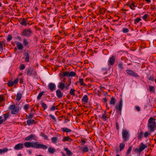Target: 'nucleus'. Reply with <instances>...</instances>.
Here are the masks:
<instances>
[{"instance_id": "f257e3e1", "label": "nucleus", "mask_w": 156, "mask_h": 156, "mask_svg": "<svg viewBox=\"0 0 156 156\" xmlns=\"http://www.w3.org/2000/svg\"><path fill=\"white\" fill-rule=\"evenodd\" d=\"M24 145L27 148L32 147L43 150H46L48 148V147L46 145L40 144L38 142H26L24 143Z\"/></svg>"}, {"instance_id": "f03ea898", "label": "nucleus", "mask_w": 156, "mask_h": 156, "mask_svg": "<svg viewBox=\"0 0 156 156\" xmlns=\"http://www.w3.org/2000/svg\"><path fill=\"white\" fill-rule=\"evenodd\" d=\"M155 119L152 117H150L148 121L147 127L151 132L154 131L156 126Z\"/></svg>"}, {"instance_id": "7ed1b4c3", "label": "nucleus", "mask_w": 156, "mask_h": 156, "mask_svg": "<svg viewBox=\"0 0 156 156\" xmlns=\"http://www.w3.org/2000/svg\"><path fill=\"white\" fill-rule=\"evenodd\" d=\"M122 136L124 142H126L129 140L130 134L128 131L126 129H123L122 132Z\"/></svg>"}, {"instance_id": "20e7f679", "label": "nucleus", "mask_w": 156, "mask_h": 156, "mask_svg": "<svg viewBox=\"0 0 156 156\" xmlns=\"http://www.w3.org/2000/svg\"><path fill=\"white\" fill-rule=\"evenodd\" d=\"M33 34V32L30 29H25L21 32V35L23 36L29 37Z\"/></svg>"}, {"instance_id": "39448f33", "label": "nucleus", "mask_w": 156, "mask_h": 156, "mask_svg": "<svg viewBox=\"0 0 156 156\" xmlns=\"http://www.w3.org/2000/svg\"><path fill=\"white\" fill-rule=\"evenodd\" d=\"M9 109L11 110L12 114H16L18 113L19 107V106L16 107L15 105H12L9 106Z\"/></svg>"}, {"instance_id": "423d86ee", "label": "nucleus", "mask_w": 156, "mask_h": 156, "mask_svg": "<svg viewBox=\"0 0 156 156\" xmlns=\"http://www.w3.org/2000/svg\"><path fill=\"white\" fill-rule=\"evenodd\" d=\"M26 74L29 76H30L32 75L36 76V72L35 71L33 70L30 67L27 68L26 69Z\"/></svg>"}, {"instance_id": "0eeeda50", "label": "nucleus", "mask_w": 156, "mask_h": 156, "mask_svg": "<svg viewBox=\"0 0 156 156\" xmlns=\"http://www.w3.org/2000/svg\"><path fill=\"white\" fill-rule=\"evenodd\" d=\"M126 71L127 74L130 76H133L136 77H139V76L137 73L131 69H126Z\"/></svg>"}, {"instance_id": "6e6552de", "label": "nucleus", "mask_w": 156, "mask_h": 156, "mask_svg": "<svg viewBox=\"0 0 156 156\" xmlns=\"http://www.w3.org/2000/svg\"><path fill=\"white\" fill-rule=\"evenodd\" d=\"M18 78H17L14 81H9L7 83V85L9 87H12L14 85L18 83Z\"/></svg>"}, {"instance_id": "1a4fd4ad", "label": "nucleus", "mask_w": 156, "mask_h": 156, "mask_svg": "<svg viewBox=\"0 0 156 156\" xmlns=\"http://www.w3.org/2000/svg\"><path fill=\"white\" fill-rule=\"evenodd\" d=\"M115 57L112 56L111 57L108 61V65L113 66L115 62Z\"/></svg>"}, {"instance_id": "9d476101", "label": "nucleus", "mask_w": 156, "mask_h": 156, "mask_svg": "<svg viewBox=\"0 0 156 156\" xmlns=\"http://www.w3.org/2000/svg\"><path fill=\"white\" fill-rule=\"evenodd\" d=\"M122 107V100L121 99L119 103V105H116L115 106V108L118 112H121Z\"/></svg>"}, {"instance_id": "9b49d317", "label": "nucleus", "mask_w": 156, "mask_h": 156, "mask_svg": "<svg viewBox=\"0 0 156 156\" xmlns=\"http://www.w3.org/2000/svg\"><path fill=\"white\" fill-rule=\"evenodd\" d=\"M56 86L55 83H50L48 85V89H50L51 91L54 90Z\"/></svg>"}, {"instance_id": "f8f14e48", "label": "nucleus", "mask_w": 156, "mask_h": 156, "mask_svg": "<svg viewBox=\"0 0 156 156\" xmlns=\"http://www.w3.org/2000/svg\"><path fill=\"white\" fill-rule=\"evenodd\" d=\"M56 95L57 98L59 99H61L63 96V94L59 89L56 90Z\"/></svg>"}, {"instance_id": "ddd939ff", "label": "nucleus", "mask_w": 156, "mask_h": 156, "mask_svg": "<svg viewBox=\"0 0 156 156\" xmlns=\"http://www.w3.org/2000/svg\"><path fill=\"white\" fill-rule=\"evenodd\" d=\"M23 145L21 143H19L16 144L15 147L14 149L16 150H19L22 149L23 148Z\"/></svg>"}, {"instance_id": "4468645a", "label": "nucleus", "mask_w": 156, "mask_h": 156, "mask_svg": "<svg viewBox=\"0 0 156 156\" xmlns=\"http://www.w3.org/2000/svg\"><path fill=\"white\" fill-rule=\"evenodd\" d=\"M37 137L34 134H31L30 136L27 137L25 139V140H30L33 138H36Z\"/></svg>"}, {"instance_id": "2eb2a0df", "label": "nucleus", "mask_w": 156, "mask_h": 156, "mask_svg": "<svg viewBox=\"0 0 156 156\" xmlns=\"http://www.w3.org/2000/svg\"><path fill=\"white\" fill-rule=\"evenodd\" d=\"M20 23L21 25L26 26L27 25V20L24 18H23Z\"/></svg>"}, {"instance_id": "dca6fc26", "label": "nucleus", "mask_w": 156, "mask_h": 156, "mask_svg": "<svg viewBox=\"0 0 156 156\" xmlns=\"http://www.w3.org/2000/svg\"><path fill=\"white\" fill-rule=\"evenodd\" d=\"M16 46L19 50H21L23 48V47L22 44L19 42H17Z\"/></svg>"}, {"instance_id": "f3484780", "label": "nucleus", "mask_w": 156, "mask_h": 156, "mask_svg": "<svg viewBox=\"0 0 156 156\" xmlns=\"http://www.w3.org/2000/svg\"><path fill=\"white\" fill-rule=\"evenodd\" d=\"M24 56L25 57V62H28L29 61L30 56L29 55V53L28 51H27L25 53Z\"/></svg>"}, {"instance_id": "a211bd4d", "label": "nucleus", "mask_w": 156, "mask_h": 156, "mask_svg": "<svg viewBox=\"0 0 156 156\" xmlns=\"http://www.w3.org/2000/svg\"><path fill=\"white\" fill-rule=\"evenodd\" d=\"M67 71H64L62 73H60L59 76L60 79H62L64 77L67 76Z\"/></svg>"}, {"instance_id": "6ab92c4d", "label": "nucleus", "mask_w": 156, "mask_h": 156, "mask_svg": "<svg viewBox=\"0 0 156 156\" xmlns=\"http://www.w3.org/2000/svg\"><path fill=\"white\" fill-rule=\"evenodd\" d=\"M88 98L87 95H85L82 99V102L87 103L88 102Z\"/></svg>"}, {"instance_id": "aec40b11", "label": "nucleus", "mask_w": 156, "mask_h": 156, "mask_svg": "<svg viewBox=\"0 0 156 156\" xmlns=\"http://www.w3.org/2000/svg\"><path fill=\"white\" fill-rule=\"evenodd\" d=\"M67 77H73L75 76L76 75V73L75 72L71 71L70 72H67Z\"/></svg>"}, {"instance_id": "412c9836", "label": "nucleus", "mask_w": 156, "mask_h": 156, "mask_svg": "<svg viewBox=\"0 0 156 156\" xmlns=\"http://www.w3.org/2000/svg\"><path fill=\"white\" fill-rule=\"evenodd\" d=\"M27 123L28 125L30 126L32 124L35 123V120L33 119H29L27 121Z\"/></svg>"}, {"instance_id": "4be33fe9", "label": "nucleus", "mask_w": 156, "mask_h": 156, "mask_svg": "<svg viewBox=\"0 0 156 156\" xmlns=\"http://www.w3.org/2000/svg\"><path fill=\"white\" fill-rule=\"evenodd\" d=\"M65 87V84L62 82L59 83L58 88H60L61 90H63Z\"/></svg>"}, {"instance_id": "5701e85b", "label": "nucleus", "mask_w": 156, "mask_h": 156, "mask_svg": "<svg viewBox=\"0 0 156 156\" xmlns=\"http://www.w3.org/2000/svg\"><path fill=\"white\" fill-rule=\"evenodd\" d=\"M147 146H145L144 144H143V143H141L140 144V146L139 148H140V150L141 151H142L144 150V149L147 148Z\"/></svg>"}, {"instance_id": "b1692460", "label": "nucleus", "mask_w": 156, "mask_h": 156, "mask_svg": "<svg viewBox=\"0 0 156 156\" xmlns=\"http://www.w3.org/2000/svg\"><path fill=\"white\" fill-rule=\"evenodd\" d=\"M116 102V99L115 98L113 97L111 98L109 104L110 105H115Z\"/></svg>"}, {"instance_id": "393cba45", "label": "nucleus", "mask_w": 156, "mask_h": 156, "mask_svg": "<svg viewBox=\"0 0 156 156\" xmlns=\"http://www.w3.org/2000/svg\"><path fill=\"white\" fill-rule=\"evenodd\" d=\"M118 69H120V70H122L124 69V67L123 66V63L121 62L118 63Z\"/></svg>"}, {"instance_id": "a878e982", "label": "nucleus", "mask_w": 156, "mask_h": 156, "mask_svg": "<svg viewBox=\"0 0 156 156\" xmlns=\"http://www.w3.org/2000/svg\"><path fill=\"white\" fill-rule=\"evenodd\" d=\"M64 150L66 152V153L67 155L71 156L72 154V153L69 150L68 148H64Z\"/></svg>"}, {"instance_id": "bb28decb", "label": "nucleus", "mask_w": 156, "mask_h": 156, "mask_svg": "<svg viewBox=\"0 0 156 156\" xmlns=\"http://www.w3.org/2000/svg\"><path fill=\"white\" fill-rule=\"evenodd\" d=\"M61 129L63 132L66 133L70 132L72 131L71 129L66 128H61Z\"/></svg>"}, {"instance_id": "cd10ccee", "label": "nucleus", "mask_w": 156, "mask_h": 156, "mask_svg": "<svg viewBox=\"0 0 156 156\" xmlns=\"http://www.w3.org/2000/svg\"><path fill=\"white\" fill-rule=\"evenodd\" d=\"M10 114L9 112H7L5 114L3 115L4 119V121H5L9 117V116Z\"/></svg>"}, {"instance_id": "c85d7f7f", "label": "nucleus", "mask_w": 156, "mask_h": 156, "mask_svg": "<svg viewBox=\"0 0 156 156\" xmlns=\"http://www.w3.org/2000/svg\"><path fill=\"white\" fill-rule=\"evenodd\" d=\"M125 144L124 143H121L120 144L119 147L120 151L122 150L125 146Z\"/></svg>"}, {"instance_id": "c756f323", "label": "nucleus", "mask_w": 156, "mask_h": 156, "mask_svg": "<svg viewBox=\"0 0 156 156\" xmlns=\"http://www.w3.org/2000/svg\"><path fill=\"white\" fill-rule=\"evenodd\" d=\"M22 95L20 93L17 94L16 96V100L18 101H20L22 98Z\"/></svg>"}, {"instance_id": "7c9ffc66", "label": "nucleus", "mask_w": 156, "mask_h": 156, "mask_svg": "<svg viewBox=\"0 0 156 156\" xmlns=\"http://www.w3.org/2000/svg\"><path fill=\"white\" fill-rule=\"evenodd\" d=\"M55 151V150L54 148L49 147L48 149V152L53 154Z\"/></svg>"}, {"instance_id": "2f4dec72", "label": "nucleus", "mask_w": 156, "mask_h": 156, "mask_svg": "<svg viewBox=\"0 0 156 156\" xmlns=\"http://www.w3.org/2000/svg\"><path fill=\"white\" fill-rule=\"evenodd\" d=\"M143 133L142 131L140 132L138 134V136H137L138 140H141L142 136H143Z\"/></svg>"}, {"instance_id": "473e14b6", "label": "nucleus", "mask_w": 156, "mask_h": 156, "mask_svg": "<svg viewBox=\"0 0 156 156\" xmlns=\"http://www.w3.org/2000/svg\"><path fill=\"white\" fill-rule=\"evenodd\" d=\"M44 93V92L42 91L39 93L37 98V100H39L41 99V97L42 96V95H43Z\"/></svg>"}, {"instance_id": "72a5a7b5", "label": "nucleus", "mask_w": 156, "mask_h": 156, "mask_svg": "<svg viewBox=\"0 0 156 156\" xmlns=\"http://www.w3.org/2000/svg\"><path fill=\"white\" fill-rule=\"evenodd\" d=\"M5 43L3 41H0V51H2L3 50V44Z\"/></svg>"}, {"instance_id": "f704fd0d", "label": "nucleus", "mask_w": 156, "mask_h": 156, "mask_svg": "<svg viewBox=\"0 0 156 156\" xmlns=\"http://www.w3.org/2000/svg\"><path fill=\"white\" fill-rule=\"evenodd\" d=\"M72 139L70 138L69 136H64V137L63 139V141H71Z\"/></svg>"}, {"instance_id": "c9c22d12", "label": "nucleus", "mask_w": 156, "mask_h": 156, "mask_svg": "<svg viewBox=\"0 0 156 156\" xmlns=\"http://www.w3.org/2000/svg\"><path fill=\"white\" fill-rule=\"evenodd\" d=\"M79 81L81 85L84 86H86V85L85 83H83V79H79Z\"/></svg>"}, {"instance_id": "e433bc0d", "label": "nucleus", "mask_w": 156, "mask_h": 156, "mask_svg": "<svg viewBox=\"0 0 156 156\" xmlns=\"http://www.w3.org/2000/svg\"><path fill=\"white\" fill-rule=\"evenodd\" d=\"M58 138L57 137H53L51 138V140L52 142L53 143H57Z\"/></svg>"}, {"instance_id": "4c0bfd02", "label": "nucleus", "mask_w": 156, "mask_h": 156, "mask_svg": "<svg viewBox=\"0 0 156 156\" xmlns=\"http://www.w3.org/2000/svg\"><path fill=\"white\" fill-rule=\"evenodd\" d=\"M23 43L24 46H26L28 45V42L27 40L25 38L23 39Z\"/></svg>"}, {"instance_id": "58836bf2", "label": "nucleus", "mask_w": 156, "mask_h": 156, "mask_svg": "<svg viewBox=\"0 0 156 156\" xmlns=\"http://www.w3.org/2000/svg\"><path fill=\"white\" fill-rule=\"evenodd\" d=\"M55 103H54L53 105L51 108L50 109V111H54L55 109H58V108H57L58 107V106H56L55 107Z\"/></svg>"}, {"instance_id": "ea45409f", "label": "nucleus", "mask_w": 156, "mask_h": 156, "mask_svg": "<svg viewBox=\"0 0 156 156\" xmlns=\"http://www.w3.org/2000/svg\"><path fill=\"white\" fill-rule=\"evenodd\" d=\"M107 117L106 115V113L105 112L102 115L101 117V118L104 119L105 121H106L107 119Z\"/></svg>"}, {"instance_id": "a19ab883", "label": "nucleus", "mask_w": 156, "mask_h": 156, "mask_svg": "<svg viewBox=\"0 0 156 156\" xmlns=\"http://www.w3.org/2000/svg\"><path fill=\"white\" fill-rule=\"evenodd\" d=\"M75 90L73 89H71L70 90L69 94L73 96H75Z\"/></svg>"}, {"instance_id": "79ce46f5", "label": "nucleus", "mask_w": 156, "mask_h": 156, "mask_svg": "<svg viewBox=\"0 0 156 156\" xmlns=\"http://www.w3.org/2000/svg\"><path fill=\"white\" fill-rule=\"evenodd\" d=\"M40 136L43 137L44 140H48V137L47 136L45 135L44 133H41Z\"/></svg>"}, {"instance_id": "37998d69", "label": "nucleus", "mask_w": 156, "mask_h": 156, "mask_svg": "<svg viewBox=\"0 0 156 156\" xmlns=\"http://www.w3.org/2000/svg\"><path fill=\"white\" fill-rule=\"evenodd\" d=\"M8 150V149L7 148H5L3 149H0V153H4L7 152Z\"/></svg>"}, {"instance_id": "c03bdc74", "label": "nucleus", "mask_w": 156, "mask_h": 156, "mask_svg": "<svg viewBox=\"0 0 156 156\" xmlns=\"http://www.w3.org/2000/svg\"><path fill=\"white\" fill-rule=\"evenodd\" d=\"M42 107L44 108V109L45 110L47 108V106L45 103L44 102L41 103Z\"/></svg>"}, {"instance_id": "a18cd8bd", "label": "nucleus", "mask_w": 156, "mask_h": 156, "mask_svg": "<svg viewBox=\"0 0 156 156\" xmlns=\"http://www.w3.org/2000/svg\"><path fill=\"white\" fill-rule=\"evenodd\" d=\"M141 20V19L140 18H137L134 20V23L135 24H137Z\"/></svg>"}, {"instance_id": "49530a36", "label": "nucleus", "mask_w": 156, "mask_h": 156, "mask_svg": "<svg viewBox=\"0 0 156 156\" xmlns=\"http://www.w3.org/2000/svg\"><path fill=\"white\" fill-rule=\"evenodd\" d=\"M34 113L32 114L31 113H30L28 117H27V119H31L34 116V115H33Z\"/></svg>"}, {"instance_id": "de8ad7c7", "label": "nucleus", "mask_w": 156, "mask_h": 156, "mask_svg": "<svg viewBox=\"0 0 156 156\" xmlns=\"http://www.w3.org/2000/svg\"><path fill=\"white\" fill-rule=\"evenodd\" d=\"M83 151L84 153L88 152L89 151V149L87 147H85L83 148Z\"/></svg>"}, {"instance_id": "09e8293b", "label": "nucleus", "mask_w": 156, "mask_h": 156, "mask_svg": "<svg viewBox=\"0 0 156 156\" xmlns=\"http://www.w3.org/2000/svg\"><path fill=\"white\" fill-rule=\"evenodd\" d=\"M30 105L29 104H25L23 106V108L25 110H27L29 108Z\"/></svg>"}, {"instance_id": "8fccbe9b", "label": "nucleus", "mask_w": 156, "mask_h": 156, "mask_svg": "<svg viewBox=\"0 0 156 156\" xmlns=\"http://www.w3.org/2000/svg\"><path fill=\"white\" fill-rule=\"evenodd\" d=\"M131 150H132V147H130L129 148L128 150L127 151L126 153V155H128L130 153V152Z\"/></svg>"}, {"instance_id": "3c124183", "label": "nucleus", "mask_w": 156, "mask_h": 156, "mask_svg": "<svg viewBox=\"0 0 156 156\" xmlns=\"http://www.w3.org/2000/svg\"><path fill=\"white\" fill-rule=\"evenodd\" d=\"M149 90H150V91L151 92H154L155 89L154 88V87L153 86H149Z\"/></svg>"}, {"instance_id": "603ef678", "label": "nucleus", "mask_w": 156, "mask_h": 156, "mask_svg": "<svg viewBox=\"0 0 156 156\" xmlns=\"http://www.w3.org/2000/svg\"><path fill=\"white\" fill-rule=\"evenodd\" d=\"M129 31V30L128 28H123L122 29V32L123 33H128Z\"/></svg>"}, {"instance_id": "864d4df0", "label": "nucleus", "mask_w": 156, "mask_h": 156, "mask_svg": "<svg viewBox=\"0 0 156 156\" xmlns=\"http://www.w3.org/2000/svg\"><path fill=\"white\" fill-rule=\"evenodd\" d=\"M149 16V15L147 14H146L143 16L142 17L143 19L144 20H146V19Z\"/></svg>"}, {"instance_id": "5fc2aeb1", "label": "nucleus", "mask_w": 156, "mask_h": 156, "mask_svg": "<svg viewBox=\"0 0 156 156\" xmlns=\"http://www.w3.org/2000/svg\"><path fill=\"white\" fill-rule=\"evenodd\" d=\"M12 36L11 34L8 35V37L7 38V41H9L12 39Z\"/></svg>"}, {"instance_id": "6e6d98bb", "label": "nucleus", "mask_w": 156, "mask_h": 156, "mask_svg": "<svg viewBox=\"0 0 156 156\" xmlns=\"http://www.w3.org/2000/svg\"><path fill=\"white\" fill-rule=\"evenodd\" d=\"M25 68V66L23 64H21L20 66V69L21 70Z\"/></svg>"}, {"instance_id": "4d7b16f0", "label": "nucleus", "mask_w": 156, "mask_h": 156, "mask_svg": "<svg viewBox=\"0 0 156 156\" xmlns=\"http://www.w3.org/2000/svg\"><path fill=\"white\" fill-rule=\"evenodd\" d=\"M127 5L129 6L130 8L133 10H134L135 9L133 8V5H132V3L131 4H128Z\"/></svg>"}, {"instance_id": "13d9d810", "label": "nucleus", "mask_w": 156, "mask_h": 156, "mask_svg": "<svg viewBox=\"0 0 156 156\" xmlns=\"http://www.w3.org/2000/svg\"><path fill=\"white\" fill-rule=\"evenodd\" d=\"M139 150L140 148H136L135 149L134 151L136 152L140 153L142 151L140 150Z\"/></svg>"}, {"instance_id": "bf43d9fd", "label": "nucleus", "mask_w": 156, "mask_h": 156, "mask_svg": "<svg viewBox=\"0 0 156 156\" xmlns=\"http://www.w3.org/2000/svg\"><path fill=\"white\" fill-rule=\"evenodd\" d=\"M49 116L50 117L52 118V119H53L55 121H56V118H55V117L54 116L52 115L51 114H50L49 115Z\"/></svg>"}, {"instance_id": "052dcab7", "label": "nucleus", "mask_w": 156, "mask_h": 156, "mask_svg": "<svg viewBox=\"0 0 156 156\" xmlns=\"http://www.w3.org/2000/svg\"><path fill=\"white\" fill-rule=\"evenodd\" d=\"M115 126L116 129L119 130V124L118 122H116L115 123Z\"/></svg>"}, {"instance_id": "680f3d73", "label": "nucleus", "mask_w": 156, "mask_h": 156, "mask_svg": "<svg viewBox=\"0 0 156 156\" xmlns=\"http://www.w3.org/2000/svg\"><path fill=\"white\" fill-rule=\"evenodd\" d=\"M2 116H0V125L2 124L4 121V119H2Z\"/></svg>"}, {"instance_id": "e2e57ef3", "label": "nucleus", "mask_w": 156, "mask_h": 156, "mask_svg": "<svg viewBox=\"0 0 156 156\" xmlns=\"http://www.w3.org/2000/svg\"><path fill=\"white\" fill-rule=\"evenodd\" d=\"M4 98L2 95H0V102H1L4 100Z\"/></svg>"}, {"instance_id": "0e129e2a", "label": "nucleus", "mask_w": 156, "mask_h": 156, "mask_svg": "<svg viewBox=\"0 0 156 156\" xmlns=\"http://www.w3.org/2000/svg\"><path fill=\"white\" fill-rule=\"evenodd\" d=\"M81 142L82 143V144H84L86 143V141L84 139H82L81 140Z\"/></svg>"}, {"instance_id": "69168bd1", "label": "nucleus", "mask_w": 156, "mask_h": 156, "mask_svg": "<svg viewBox=\"0 0 156 156\" xmlns=\"http://www.w3.org/2000/svg\"><path fill=\"white\" fill-rule=\"evenodd\" d=\"M106 9H105V8H103L101 10V13L103 14L104 13H105L106 11Z\"/></svg>"}, {"instance_id": "338daca9", "label": "nucleus", "mask_w": 156, "mask_h": 156, "mask_svg": "<svg viewBox=\"0 0 156 156\" xmlns=\"http://www.w3.org/2000/svg\"><path fill=\"white\" fill-rule=\"evenodd\" d=\"M149 133L147 132H146L144 134V136L145 137H147L149 135Z\"/></svg>"}, {"instance_id": "774afa93", "label": "nucleus", "mask_w": 156, "mask_h": 156, "mask_svg": "<svg viewBox=\"0 0 156 156\" xmlns=\"http://www.w3.org/2000/svg\"><path fill=\"white\" fill-rule=\"evenodd\" d=\"M136 108L138 112H139L140 111V108L138 106H136Z\"/></svg>"}]
</instances>
